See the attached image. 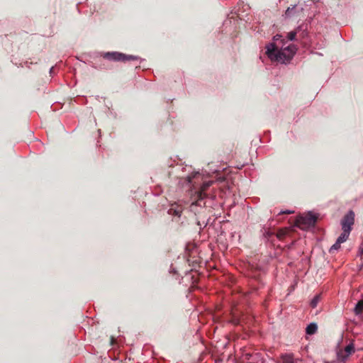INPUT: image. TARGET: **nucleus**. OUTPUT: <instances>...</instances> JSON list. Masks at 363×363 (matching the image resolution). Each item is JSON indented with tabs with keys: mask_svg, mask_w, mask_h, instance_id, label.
<instances>
[{
	"mask_svg": "<svg viewBox=\"0 0 363 363\" xmlns=\"http://www.w3.org/2000/svg\"><path fill=\"white\" fill-rule=\"evenodd\" d=\"M295 6L292 7V8H290L289 7L287 9V10L286 11V16H290L291 15V11L294 9Z\"/></svg>",
	"mask_w": 363,
	"mask_h": 363,
	"instance_id": "obj_14",
	"label": "nucleus"
},
{
	"mask_svg": "<svg viewBox=\"0 0 363 363\" xmlns=\"http://www.w3.org/2000/svg\"><path fill=\"white\" fill-rule=\"evenodd\" d=\"M208 174L199 172H192L186 177L187 182L191 185V191L195 190L191 198L195 199L192 202L191 207L201 206V201L207 197L206 191L214 183V181L209 179Z\"/></svg>",
	"mask_w": 363,
	"mask_h": 363,
	"instance_id": "obj_2",
	"label": "nucleus"
},
{
	"mask_svg": "<svg viewBox=\"0 0 363 363\" xmlns=\"http://www.w3.org/2000/svg\"><path fill=\"white\" fill-rule=\"evenodd\" d=\"M320 301V295H316L311 301V306L315 308L318 301Z\"/></svg>",
	"mask_w": 363,
	"mask_h": 363,
	"instance_id": "obj_11",
	"label": "nucleus"
},
{
	"mask_svg": "<svg viewBox=\"0 0 363 363\" xmlns=\"http://www.w3.org/2000/svg\"><path fill=\"white\" fill-rule=\"evenodd\" d=\"M354 311L356 315H359L363 311V299L358 301L356 304Z\"/></svg>",
	"mask_w": 363,
	"mask_h": 363,
	"instance_id": "obj_8",
	"label": "nucleus"
},
{
	"mask_svg": "<svg viewBox=\"0 0 363 363\" xmlns=\"http://www.w3.org/2000/svg\"><path fill=\"white\" fill-rule=\"evenodd\" d=\"M301 26H298L295 30L291 31L287 34L288 40H294L296 39V34L301 30Z\"/></svg>",
	"mask_w": 363,
	"mask_h": 363,
	"instance_id": "obj_9",
	"label": "nucleus"
},
{
	"mask_svg": "<svg viewBox=\"0 0 363 363\" xmlns=\"http://www.w3.org/2000/svg\"><path fill=\"white\" fill-rule=\"evenodd\" d=\"M274 43L266 47V54L272 61L281 63L289 62L295 55L297 48L294 45H289L284 48V43L282 35H276L274 37Z\"/></svg>",
	"mask_w": 363,
	"mask_h": 363,
	"instance_id": "obj_1",
	"label": "nucleus"
},
{
	"mask_svg": "<svg viewBox=\"0 0 363 363\" xmlns=\"http://www.w3.org/2000/svg\"><path fill=\"white\" fill-rule=\"evenodd\" d=\"M238 16L240 18H244L245 17H247L248 16V13H245V11H241L240 9L238 10Z\"/></svg>",
	"mask_w": 363,
	"mask_h": 363,
	"instance_id": "obj_12",
	"label": "nucleus"
},
{
	"mask_svg": "<svg viewBox=\"0 0 363 363\" xmlns=\"http://www.w3.org/2000/svg\"><path fill=\"white\" fill-rule=\"evenodd\" d=\"M344 352L345 353V355L343 357V359H346L350 355H351L352 353L354 352V347L353 344H349L345 347Z\"/></svg>",
	"mask_w": 363,
	"mask_h": 363,
	"instance_id": "obj_6",
	"label": "nucleus"
},
{
	"mask_svg": "<svg viewBox=\"0 0 363 363\" xmlns=\"http://www.w3.org/2000/svg\"><path fill=\"white\" fill-rule=\"evenodd\" d=\"M317 329H318V326L315 323H310L306 329V333L308 334V335H313L314 333H316L317 331Z\"/></svg>",
	"mask_w": 363,
	"mask_h": 363,
	"instance_id": "obj_7",
	"label": "nucleus"
},
{
	"mask_svg": "<svg viewBox=\"0 0 363 363\" xmlns=\"http://www.w3.org/2000/svg\"><path fill=\"white\" fill-rule=\"evenodd\" d=\"M362 252L363 253V250H362Z\"/></svg>",
	"mask_w": 363,
	"mask_h": 363,
	"instance_id": "obj_16",
	"label": "nucleus"
},
{
	"mask_svg": "<svg viewBox=\"0 0 363 363\" xmlns=\"http://www.w3.org/2000/svg\"><path fill=\"white\" fill-rule=\"evenodd\" d=\"M104 59L117 61V62H126L130 60H137L138 57L131 55H125L118 52H107L102 55Z\"/></svg>",
	"mask_w": 363,
	"mask_h": 363,
	"instance_id": "obj_5",
	"label": "nucleus"
},
{
	"mask_svg": "<svg viewBox=\"0 0 363 363\" xmlns=\"http://www.w3.org/2000/svg\"><path fill=\"white\" fill-rule=\"evenodd\" d=\"M317 220V217L311 212L297 216L295 225L301 230H307L313 227Z\"/></svg>",
	"mask_w": 363,
	"mask_h": 363,
	"instance_id": "obj_4",
	"label": "nucleus"
},
{
	"mask_svg": "<svg viewBox=\"0 0 363 363\" xmlns=\"http://www.w3.org/2000/svg\"><path fill=\"white\" fill-rule=\"evenodd\" d=\"M281 359L284 363H294V357L292 354H284L281 356Z\"/></svg>",
	"mask_w": 363,
	"mask_h": 363,
	"instance_id": "obj_10",
	"label": "nucleus"
},
{
	"mask_svg": "<svg viewBox=\"0 0 363 363\" xmlns=\"http://www.w3.org/2000/svg\"><path fill=\"white\" fill-rule=\"evenodd\" d=\"M355 214L352 210H350L341 220L340 224L342 233L337 238L335 243L330 248V252L337 250L340 248V245L345 242L349 238L352 225L354 223Z\"/></svg>",
	"mask_w": 363,
	"mask_h": 363,
	"instance_id": "obj_3",
	"label": "nucleus"
},
{
	"mask_svg": "<svg viewBox=\"0 0 363 363\" xmlns=\"http://www.w3.org/2000/svg\"><path fill=\"white\" fill-rule=\"evenodd\" d=\"M281 235H283V233H279L278 234V237H280Z\"/></svg>",
	"mask_w": 363,
	"mask_h": 363,
	"instance_id": "obj_15",
	"label": "nucleus"
},
{
	"mask_svg": "<svg viewBox=\"0 0 363 363\" xmlns=\"http://www.w3.org/2000/svg\"><path fill=\"white\" fill-rule=\"evenodd\" d=\"M294 213V211L293 210H286V211H282L279 213V215L281 214H292Z\"/></svg>",
	"mask_w": 363,
	"mask_h": 363,
	"instance_id": "obj_13",
	"label": "nucleus"
}]
</instances>
